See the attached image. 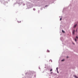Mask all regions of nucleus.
Wrapping results in <instances>:
<instances>
[{
	"label": "nucleus",
	"mask_w": 78,
	"mask_h": 78,
	"mask_svg": "<svg viewBox=\"0 0 78 78\" xmlns=\"http://www.w3.org/2000/svg\"><path fill=\"white\" fill-rule=\"evenodd\" d=\"M75 41L76 42V39H75Z\"/></svg>",
	"instance_id": "obj_10"
},
{
	"label": "nucleus",
	"mask_w": 78,
	"mask_h": 78,
	"mask_svg": "<svg viewBox=\"0 0 78 78\" xmlns=\"http://www.w3.org/2000/svg\"><path fill=\"white\" fill-rule=\"evenodd\" d=\"M77 78H78V77H77Z\"/></svg>",
	"instance_id": "obj_17"
},
{
	"label": "nucleus",
	"mask_w": 78,
	"mask_h": 78,
	"mask_svg": "<svg viewBox=\"0 0 78 78\" xmlns=\"http://www.w3.org/2000/svg\"><path fill=\"white\" fill-rule=\"evenodd\" d=\"M74 77H75V78H77V77H76V76H75Z\"/></svg>",
	"instance_id": "obj_9"
},
{
	"label": "nucleus",
	"mask_w": 78,
	"mask_h": 78,
	"mask_svg": "<svg viewBox=\"0 0 78 78\" xmlns=\"http://www.w3.org/2000/svg\"><path fill=\"white\" fill-rule=\"evenodd\" d=\"M77 30H76V31Z\"/></svg>",
	"instance_id": "obj_15"
},
{
	"label": "nucleus",
	"mask_w": 78,
	"mask_h": 78,
	"mask_svg": "<svg viewBox=\"0 0 78 78\" xmlns=\"http://www.w3.org/2000/svg\"><path fill=\"white\" fill-rule=\"evenodd\" d=\"M52 69H51L50 70V72H51V71H52Z\"/></svg>",
	"instance_id": "obj_8"
},
{
	"label": "nucleus",
	"mask_w": 78,
	"mask_h": 78,
	"mask_svg": "<svg viewBox=\"0 0 78 78\" xmlns=\"http://www.w3.org/2000/svg\"><path fill=\"white\" fill-rule=\"evenodd\" d=\"M47 52H48V53H49V52H50V51L48 50L47 51Z\"/></svg>",
	"instance_id": "obj_3"
},
{
	"label": "nucleus",
	"mask_w": 78,
	"mask_h": 78,
	"mask_svg": "<svg viewBox=\"0 0 78 78\" xmlns=\"http://www.w3.org/2000/svg\"><path fill=\"white\" fill-rule=\"evenodd\" d=\"M62 32L64 33H65V32L64 31H63V30H62Z\"/></svg>",
	"instance_id": "obj_5"
},
{
	"label": "nucleus",
	"mask_w": 78,
	"mask_h": 78,
	"mask_svg": "<svg viewBox=\"0 0 78 78\" xmlns=\"http://www.w3.org/2000/svg\"><path fill=\"white\" fill-rule=\"evenodd\" d=\"M75 31V30H73V34H74Z\"/></svg>",
	"instance_id": "obj_1"
},
{
	"label": "nucleus",
	"mask_w": 78,
	"mask_h": 78,
	"mask_svg": "<svg viewBox=\"0 0 78 78\" xmlns=\"http://www.w3.org/2000/svg\"><path fill=\"white\" fill-rule=\"evenodd\" d=\"M62 20V18H60V20Z\"/></svg>",
	"instance_id": "obj_11"
},
{
	"label": "nucleus",
	"mask_w": 78,
	"mask_h": 78,
	"mask_svg": "<svg viewBox=\"0 0 78 78\" xmlns=\"http://www.w3.org/2000/svg\"><path fill=\"white\" fill-rule=\"evenodd\" d=\"M73 44H74V43H73Z\"/></svg>",
	"instance_id": "obj_16"
},
{
	"label": "nucleus",
	"mask_w": 78,
	"mask_h": 78,
	"mask_svg": "<svg viewBox=\"0 0 78 78\" xmlns=\"http://www.w3.org/2000/svg\"><path fill=\"white\" fill-rule=\"evenodd\" d=\"M33 10H34V11H35V10H36V9H33Z\"/></svg>",
	"instance_id": "obj_7"
},
{
	"label": "nucleus",
	"mask_w": 78,
	"mask_h": 78,
	"mask_svg": "<svg viewBox=\"0 0 78 78\" xmlns=\"http://www.w3.org/2000/svg\"><path fill=\"white\" fill-rule=\"evenodd\" d=\"M67 58H69V57H67Z\"/></svg>",
	"instance_id": "obj_14"
},
{
	"label": "nucleus",
	"mask_w": 78,
	"mask_h": 78,
	"mask_svg": "<svg viewBox=\"0 0 78 78\" xmlns=\"http://www.w3.org/2000/svg\"><path fill=\"white\" fill-rule=\"evenodd\" d=\"M61 61H64V59L62 60Z\"/></svg>",
	"instance_id": "obj_6"
},
{
	"label": "nucleus",
	"mask_w": 78,
	"mask_h": 78,
	"mask_svg": "<svg viewBox=\"0 0 78 78\" xmlns=\"http://www.w3.org/2000/svg\"><path fill=\"white\" fill-rule=\"evenodd\" d=\"M76 38H77V39H78V37H76Z\"/></svg>",
	"instance_id": "obj_12"
},
{
	"label": "nucleus",
	"mask_w": 78,
	"mask_h": 78,
	"mask_svg": "<svg viewBox=\"0 0 78 78\" xmlns=\"http://www.w3.org/2000/svg\"><path fill=\"white\" fill-rule=\"evenodd\" d=\"M19 22L20 23V22H21V21H20V22Z\"/></svg>",
	"instance_id": "obj_13"
},
{
	"label": "nucleus",
	"mask_w": 78,
	"mask_h": 78,
	"mask_svg": "<svg viewBox=\"0 0 78 78\" xmlns=\"http://www.w3.org/2000/svg\"><path fill=\"white\" fill-rule=\"evenodd\" d=\"M77 25V24L75 25L74 26V28H75V27H76Z\"/></svg>",
	"instance_id": "obj_2"
},
{
	"label": "nucleus",
	"mask_w": 78,
	"mask_h": 78,
	"mask_svg": "<svg viewBox=\"0 0 78 78\" xmlns=\"http://www.w3.org/2000/svg\"><path fill=\"white\" fill-rule=\"evenodd\" d=\"M58 67H57V68H56V70H57V71L58 73Z\"/></svg>",
	"instance_id": "obj_4"
}]
</instances>
